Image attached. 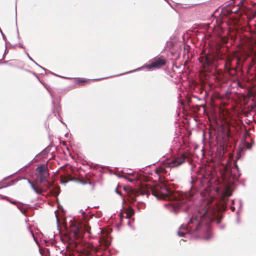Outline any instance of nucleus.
Instances as JSON below:
<instances>
[{"mask_svg":"<svg viewBox=\"0 0 256 256\" xmlns=\"http://www.w3.org/2000/svg\"><path fill=\"white\" fill-rule=\"evenodd\" d=\"M166 64V60L162 58H158L154 60L151 63L146 64V67L148 69L160 68Z\"/></svg>","mask_w":256,"mask_h":256,"instance_id":"8","label":"nucleus"},{"mask_svg":"<svg viewBox=\"0 0 256 256\" xmlns=\"http://www.w3.org/2000/svg\"><path fill=\"white\" fill-rule=\"evenodd\" d=\"M222 218V216L220 214L219 210L216 204H215L214 206L210 203L208 204L202 211L198 212L194 218H192L190 220L186 226L180 228L178 234L180 236H183L188 231L201 230L202 233L200 236L202 239L208 240L212 236L210 222L216 221L218 224L221 222Z\"/></svg>","mask_w":256,"mask_h":256,"instance_id":"1","label":"nucleus"},{"mask_svg":"<svg viewBox=\"0 0 256 256\" xmlns=\"http://www.w3.org/2000/svg\"><path fill=\"white\" fill-rule=\"evenodd\" d=\"M80 183H82V184H86V182H82V180H80Z\"/></svg>","mask_w":256,"mask_h":256,"instance_id":"22","label":"nucleus"},{"mask_svg":"<svg viewBox=\"0 0 256 256\" xmlns=\"http://www.w3.org/2000/svg\"><path fill=\"white\" fill-rule=\"evenodd\" d=\"M246 58L247 56H245L243 58L238 56H236V58H228L224 65L225 70L231 76L236 75L238 70L242 68V65Z\"/></svg>","mask_w":256,"mask_h":256,"instance_id":"4","label":"nucleus"},{"mask_svg":"<svg viewBox=\"0 0 256 256\" xmlns=\"http://www.w3.org/2000/svg\"><path fill=\"white\" fill-rule=\"evenodd\" d=\"M245 0H240V2L238 4V6L240 7V6H242L244 4V1Z\"/></svg>","mask_w":256,"mask_h":256,"instance_id":"20","label":"nucleus"},{"mask_svg":"<svg viewBox=\"0 0 256 256\" xmlns=\"http://www.w3.org/2000/svg\"><path fill=\"white\" fill-rule=\"evenodd\" d=\"M215 60V56L211 54L200 56L199 58L200 62L204 69H206L208 66L212 64Z\"/></svg>","mask_w":256,"mask_h":256,"instance_id":"7","label":"nucleus"},{"mask_svg":"<svg viewBox=\"0 0 256 256\" xmlns=\"http://www.w3.org/2000/svg\"><path fill=\"white\" fill-rule=\"evenodd\" d=\"M64 174L60 176V181L62 184H66L70 181H75L77 178L72 175L73 174L74 170L70 167H68L64 170Z\"/></svg>","mask_w":256,"mask_h":256,"instance_id":"6","label":"nucleus"},{"mask_svg":"<svg viewBox=\"0 0 256 256\" xmlns=\"http://www.w3.org/2000/svg\"><path fill=\"white\" fill-rule=\"evenodd\" d=\"M124 213H123V212H120V218H121V219H122V218H124Z\"/></svg>","mask_w":256,"mask_h":256,"instance_id":"21","label":"nucleus"},{"mask_svg":"<svg viewBox=\"0 0 256 256\" xmlns=\"http://www.w3.org/2000/svg\"><path fill=\"white\" fill-rule=\"evenodd\" d=\"M234 169L236 170L238 172L239 168H238V164H237L236 162L234 163V167L232 168V170H230V176H232L234 178L236 177V174H234V176H233L232 174V172L233 170H234Z\"/></svg>","mask_w":256,"mask_h":256,"instance_id":"14","label":"nucleus"},{"mask_svg":"<svg viewBox=\"0 0 256 256\" xmlns=\"http://www.w3.org/2000/svg\"><path fill=\"white\" fill-rule=\"evenodd\" d=\"M82 229L79 225L74 224L70 228L69 237V245L73 248H76L78 256H89L98 250L92 244L84 243L82 241Z\"/></svg>","mask_w":256,"mask_h":256,"instance_id":"3","label":"nucleus"},{"mask_svg":"<svg viewBox=\"0 0 256 256\" xmlns=\"http://www.w3.org/2000/svg\"><path fill=\"white\" fill-rule=\"evenodd\" d=\"M186 158L185 154H183L181 157L174 158L170 162H168V166L170 168H173L178 166L181 165L185 162V159Z\"/></svg>","mask_w":256,"mask_h":256,"instance_id":"9","label":"nucleus"},{"mask_svg":"<svg viewBox=\"0 0 256 256\" xmlns=\"http://www.w3.org/2000/svg\"><path fill=\"white\" fill-rule=\"evenodd\" d=\"M246 148H247L248 149L250 150V149H251V148H252V144H250V143H248H248H247V144H246Z\"/></svg>","mask_w":256,"mask_h":256,"instance_id":"18","label":"nucleus"},{"mask_svg":"<svg viewBox=\"0 0 256 256\" xmlns=\"http://www.w3.org/2000/svg\"><path fill=\"white\" fill-rule=\"evenodd\" d=\"M128 196L129 197V200L130 202H136V194H133V192H132V194L131 193Z\"/></svg>","mask_w":256,"mask_h":256,"instance_id":"13","label":"nucleus"},{"mask_svg":"<svg viewBox=\"0 0 256 256\" xmlns=\"http://www.w3.org/2000/svg\"><path fill=\"white\" fill-rule=\"evenodd\" d=\"M197 192V189L196 188L194 187V186H192L190 191V195L191 196H192L194 194L195 192Z\"/></svg>","mask_w":256,"mask_h":256,"instance_id":"16","label":"nucleus"},{"mask_svg":"<svg viewBox=\"0 0 256 256\" xmlns=\"http://www.w3.org/2000/svg\"><path fill=\"white\" fill-rule=\"evenodd\" d=\"M166 172L167 171L164 166L158 167L155 170V173L158 176L161 181L160 183L154 186L142 185L139 191L140 194H146L148 196L152 193L157 199L170 200H180V194L178 192H174L166 184L162 182L164 179V175Z\"/></svg>","mask_w":256,"mask_h":256,"instance_id":"2","label":"nucleus"},{"mask_svg":"<svg viewBox=\"0 0 256 256\" xmlns=\"http://www.w3.org/2000/svg\"><path fill=\"white\" fill-rule=\"evenodd\" d=\"M77 81L78 84H84L88 82V80L85 78H78Z\"/></svg>","mask_w":256,"mask_h":256,"instance_id":"17","label":"nucleus"},{"mask_svg":"<svg viewBox=\"0 0 256 256\" xmlns=\"http://www.w3.org/2000/svg\"><path fill=\"white\" fill-rule=\"evenodd\" d=\"M134 210L130 207H128L124 212V214H126L127 218H130L134 214Z\"/></svg>","mask_w":256,"mask_h":256,"instance_id":"10","label":"nucleus"},{"mask_svg":"<svg viewBox=\"0 0 256 256\" xmlns=\"http://www.w3.org/2000/svg\"><path fill=\"white\" fill-rule=\"evenodd\" d=\"M124 190L127 192L128 196L132 192V190L129 186H124Z\"/></svg>","mask_w":256,"mask_h":256,"instance_id":"15","label":"nucleus"},{"mask_svg":"<svg viewBox=\"0 0 256 256\" xmlns=\"http://www.w3.org/2000/svg\"><path fill=\"white\" fill-rule=\"evenodd\" d=\"M31 186L36 194H42L43 191L42 189L40 188V186H38V185L31 184Z\"/></svg>","mask_w":256,"mask_h":256,"instance_id":"11","label":"nucleus"},{"mask_svg":"<svg viewBox=\"0 0 256 256\" xmlns=\"http://www.w3.org/2000/svg\"><path fill=\"white\" fill-rule=\"evenodd\" d=\"M115 192H116L117 194H120L121 196H123V194H122V192H120V191L118 190V188H116L115 189Z\"/></svg>","mask_w":256,"mask_h":256,"instance_id":"19","label":"nucleus"},{"mask_svg":"<svg viewBox=\"0 0 256 256\" xmlns=\"http://www.w3.org/2000/svg\"><path fill=\"white\" fill-rule=\"evenodd\" d=\"M256 64V60L254 58L251 60L250 64L248 66V72H250L252 67Z\"/></svg>","mask_w":256,"mask_h":256,"instance_id":"12","label":"nucleus"},{"mask_svg":"<svg viewBox=\"0 0 256 256\" xmlns=\"http://www.w3.org/2000/svg\"><path fill=\"white\" fill-rule=\"evenodd\" d=\"M36 172H38V178L40 182L46 186L48 188H50L52 185V182H50L47 180L49 176L48 170L46 165L42 164L40 165L36 168Z\"/></svg>","mask_w":256,"mask_h":256,"instance_id":"5","label":"nucleus"}]
</instances>
